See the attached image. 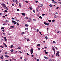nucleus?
<instances>
[{"instance_id": "57", "label": "nucleus", "mask_w": 61, "mask_h": 61, "mask_svg": "<svg viewBox=\"0 0 61 61\" xmlns=\"http://www.w3.org/2000/svg\"><path fill=\"white\" fill-rule=\"evenodd\" d=\"M2 31H3V32H5V30H2Z\"/></svg>"}, {"instance_id": "43", "label": "nucleus", "mask_w": 61, "mask_h": 61, "mask_svg": "<svg viewBox=\"0 0 61 61\" xmlns=\"http://www.w3.org/2000/svg\"><path fill=\"white\" fill-rule=\"evenodd\" d=\"M17 25H19V24H18V22L17 23Z\"/></svg>"}, {"instance_id": "1", "label": "nucleus", "mask_w": 61, "mask_h": 61, "mask_svg": "<svg viewBox=\"0 0 61 61\" xmlns=\"http://www.w3.org/2000/svg\"><path fill=\"white\" fill-rule=\"evenodd\" d=\"M12 23H14L13 24V25H16V24L17 23L16 21L15 22V21L14 20H12Z\"/></svg>"}, {"instance_id": "62", "label": "nucleus", "mask_w": 61, "mask_h": 61, "mask_svg": "<svg viewBox=\"0 0 61 61\" xmlns=\"http://www.w3.org/2000/svg\"><path fill=\"white\" fill-rule=\"evenodd\" d=\"M36 56H37V54H36Z\"/></svg>"}, {"instance_id": "6", "label": "nucleus", "mask_w": 61, "mask_h": 61, "mask_svg": "<svg viewBox=\"0 0 61 61\" xmlns=\"http://www.w3.org/2000/svg\"><path fill=\"white\" fill-rule=\"evenodd\" d=\"M21 14L22 15L25 16V13H21Z\"/></svg>"}, {"instance_id": "8", "label": "nucleus", "mask_w": 61, "mask_h": 61, "mask_svg": "<svg viewBox=\"0 0 61 61\" xmlns=\"http://www.w3.org/2000/svg\"><path fill=\"white\" fill-rule=\"evenodd\" d=\"M44 58L45 59H48V57L46 56H44Z\"/></svg>"}, {"instance_id": "5", "label": "nucleus", "mask_w": 61, "mask_h": 61, "mask_svg": "<svg viewBox=\"0 0 61 61\" xmlns=\"http://www.w3.org/2000/svg\"><path fill=\"white\" fill-rule=\"evenodd\" d=\"M44 24H45V25H49V24H47V23H46V22H44Z\"/></svg>"}, {"instance_id": "29", "label": "nucleus", "mask_w": 61, "mask_h": 61, "mask_svg": "<svg viewBox=\"0 0 61 61\" xmlns=\"http://www.w3.org/2000/svg\"><path fill=\"white\" fill-rule=\"evenodd\" d=\"M48 21L49 22H51V20H48Z\"/></svg>"}, {"instance_id": "23", "label": "nucleus", "mask_w": 61, "mask_h": 61, "mask_svg": "<svg viewBox=\"0 0 61 61\" xmlns=\"http://www.w3.org/2000/svg\"><path fill=\"white\" fill-rule=\"evenodd\" d=\"M27 59H24V61H26Z\"/></svg>"}, {"instance_id": "9", "label": "nucleus", "mask_w": 61, "mask_h": 61, "mask_svg": "<svg viewBox=\"0 0 61 61\" xmlns=\"http://www.w3.org/2000/svg\"><path fill=\"white\" fill-rule=\"evenodd\" d=\"M4 8V9H6V10H8V8L6 7H6H5Z\"/></svg>"}, {"instance_id": "14", "label": "nucleus", "mask_w": 61, "mask_h": 61, "mask_svg": "<svg viewBox=\"0 0 61 61\" xmlns=\"http://www.w3.org/2000/svg\"><path fill=\"white\" fill-rule=\"evenodd\" d=\"M3 56H1V57H0L1 59H3Z\"/></svg>"}, {"instance_id": "25", "label": "nucleus", "mask_w": 61, "mask_h": 61, "mask_svg": "<svg viewBox=\"0 0 61 61\" xmlns=\"http://www.w3.org/2000/svg\"><path fill=\"white\" fill-rule=\"evenodd\" d=\"M22 35H24L25 34V32H22V33H21Z\"/></svg>"}, {"instance_id": "63", "label": "nucleus", "mask_w": 61, "mask_h": 61, "mask_svg": "<svg viewBox=\"0 0 61 61\" xmlns=\"http://www.w3.org/2000/svg\"><path fill=\"white\" fill-rule=\"evenodd\" d=\"M49 61H52V60H51V59H50Z\"/></svg>"}, {"instance_id": "7", "label": "nucleus", "mask_w": 61, "mask_h": 61, "mask_svg": "<svg viewBox=\"0 0 61 61\" xmlns=\"http://www.w3.org/2000/svg\"><path fill=\"white\" fill-rule=\"evenodd\" d=\"M53 3H54V4H56L57 3V2L56 1H52Z\"/></svg>"}, {"instance_id": "40", "label": "nucleus", "mask_w": 61, "mask_h": 61, "mask_svg": "<svg viewBox=\"0 0 61 61\" xmlns=\"http://www.w3.org/2000/svg\"><path fill=\"white\" fill-rule=\"evenodd\" d=\"M52 49L53 50H54V51H55V49H54V48H52Z\"/></svg>"}, {"instance_id": "32", "label": "nucleus", "mask_w": 61, "mask_h": 61, "mask_svg": "<svg viewBox=\"0 0 61 61\" xmlns=\"http://www.w3.org/2000/svg\"><path fill=\"white\" fill-rule=\"evenodd\" d=\"M39 18H41V19H42V17L41 16H40V17H39Z\"/></svg>"}, {"instance_id": "18", "label": "nucleus", "mask_w": 61, "mask_h": 61, "mask_svg": "<svg viewBox=\"0 0 61 61\" xmlns=\"http://www.w3.org/2000/svg\"><path fill=\"white\" fill-rule=\"evenodd\" d=\"M33 20L34 21H36V19H33Z\"/></svg>"}, {"instance_id": "4", "label": "nucleus", "mask_w": 61, "mask_h": 61, "mask_svg": "<svg viewBox=\"0 0 61 61\" xmlns=\"http://www.w3.org/2000/svg\"><path fill=\"white\" fill-rule=\"evenodd\" d=\"M2 37L3 38H4L5 40V41H7V39H6V38L5 37L2 36Z\"/></svg>"}, {"instance_id": "51", "label": "nucleus", "mask_w": 61, "mask_h": 61, "mask_svg": "<svg viewBox=\"0 0 61 61\" xmlns=\"http://www.w3.org/2000/svg\"><path fill=\"white\" fill-rule=\"evenodd\" d=\"M30 41V40H29V39L27 40V41L28 42V41Z\"/></svg>"}, {"instance_id": "52", "label": "nucleus", "mask_w": 61, "mask_h": 61, "mask_svg": "<svg viewBox=\"0 0 61 61\" xmlns=\"http://www.w3.org/2000/svg\"><path fill=\"white\" fill-rule=\"evenodd\" d=\"M27 55H29V54L28 53H27Z\"/></svg>"}, {"instance_id": "15", "label": "nucleus", "mask_w": 61, "mask_h": 61, "mask_svg": "<svg viewBox=\"0 0 61 61\" xmlns=\"http://www.w3.org/2000/svg\"><path fill=\"white\" fill-rule=\"evenodd\" d=\"M49 6L50 7H52L53 6V5L51 4Z\"/></svg>"}, {"instance_id": "42", "label": "nucleus", "mask_w": 61, "mask_h": 61, "mask_svg": "<svg viewBox=\"0 0 61 61\" xmlns=\"http://www.w3.org/2000/svg\"><path fill=\"white\" fill-rule=\"evenodd\" d=\"M5 54H7V52L6 51V52H5Z\"/></svg>"}, {"instance_id": "19", "label": "nucleus", "mask_w": 61, "mask_h": 61, "mask_svg": "<svg viewBox=\"0 0 61 61\" xmlns=\"http://www.w3.org/2000/svg\"><path fill=\"white\" fill-rule=\"evenodd\" d=\"M56 56H57V55L58 54H59V53H56Z\"/></svg>"}, {"instance_id": "64", "label": "nucleus", "mask_w": 61, "mask_h": 61, "mask_svg": "<svg viewBox=\"0 0 61 61\" xmlns=\"http://www.w3.org/2000/svg\"><path fill=\"white\" fill-rule=\"evenodd\" d=\"M5 61H9L8 60H6Z\"/></svg>"}, {"instance_id": "37", "label": "nucleus", "mask_w": 61, "mask_h": 61, "mask_svg": "<svg viewBox=\"0 0 61 61\" xmlns=\"http://www.w3.org/2000/svg\"><path fill=\"white\" fill-rule=\"evenodd\" d=\"M39 33L40 35H42V34H41V32H39Z\"/></svg>"}, {"instance_id": "13", "label": "nucleus", "mask_w": 61, "mask_h": 61, "mask_svg": "<svg viewBox=\"0 0 61 61\" xmlns=\"http://www.w3.org/2000/svg\"><path fill=\"white\" fill-rule=\"evenodd\" d=\"M21 48L20 47H18L17 49H21Z\"/></svg>"}, {"instance_id": "50", "label": "nucleus", "mask_w": 61, "mask_h": 61, "mask_svg": "<svg viewBox=\"0 0 61 61\" xmlns=\"http://www.w3.org/2000/svg\"><path fill=\"white\" fill-rule=\"evenodd\" d=\"M55 14H56V15L57 14H58V13L57 12H56L55 13Z\"/></svg>"}, {"instance_id": "3", "label": "nucleus", "mask_w": 61, "mask_h": 61, "mask_svg": "<svg viewBox=\"0 0 61 61\" xmlns=\"http://www.w3.org/2000/svg\"><path fill=\"white\" fill-rule=\"evenodd\" d=\"M30 51L31 52V54L32 55L33 53V49L32 48L31 49Z\"/></svg>"}, {"instance_id": "39", "label": "nucleus", "mask_w": 61, "mask_h": 61, "mask_svg": "<svg viewBox=\"0 0 61 61\" xmlns=\"http://www.w3.org/2000/svg\"><path fill=\"white\" fill-rule=\"evenodd\" d=\"M8 11H7L6 10H5L4 11V12H8Z\"/></svg>"}, {"instance_id": "47", "label": "nucleus", "mask_w": 61, "mask_h": 61, "mask_svg": "<svg viewBox=\"0 0 61 61\" xmlns=\"http://www.w3.org/2000/svg\"><path fill=\"white\" fill-rule=\"evenodd\" d=\"M6 22H8V21L7 20L6 21H5Z\"/></svg>"}, {"instance_id": "2", "label": "nucleus", "mask_w": 61, "mask_h": 61, "mask_svg": "<svg viewBox=\"0 0 61 61\" xmlns=\"http://www.w3.org/2000/svg\"><path fill=\"white\" fill-rule=\"evenodd\" d=\"M2 6H3V8H4L5 7H6V6L5 5V4L4 3H3L2 4Z\"/></svg>"}, {"instance_id": "17", "label": "nucleus", "mask_w": 61, "mask_h": 61, "mask_svg": "<svg viewBox=\"0 0 61 61\" xmlns=\"http://www.w3.org/2000/svg\"><path fill=\"white\" fill-rule=\"evenodd\" d=\"M17 1V0H13L14 2H16Z\"/></svg>"}, {"instance_id": "16", "label": "nucleus", "mask_w": 61, "mask_h": 61, "mask_svg": "<svg viewBox=\"0 0 61 61\" xmlns=\"http://www.w3.org/2000/svg\"><path fill=\"white\" fill-rule=\"evenodd\" d=\"M19 5L20 7H21V3H20L19 4Z\"/></svg>"}, {"instance_id": "33", "label": "nucleus", "mask_w": 61, "mask_h": 61, "mask_svg": "<svg viewBox=\"0 0 61 61\" xmlns=\"http://www.w3.org/2000/svg\"><path fill=\"white\" fill-rule=\"evenodd\" d=\"M25 19H28V17H26L25 18Z\"/></svg>"}, {"instance_id": "24", "label": "nucleus", "mask_w": 61, "mask_h": 61, "mask_svg": "<svg viewBox=\"0 0 61 61\" xmlns=\"http://www.w3.org/2000/svg\"><path fill=\"white\" fill-rule=\"evenodd\" d=\"M28 25L27 24H25V26H26V27L28 26Z\"/></svg>"}, {"instance_id": "35", "label": "nucleus", "mask_w": 61, "mask_h": 61, "mask_svg": "<svg viewBox=\"0 0 61 61\" xmlns=\"http://www.w3.org/2000/svg\"><path fill=\"white\" fill-rule=\"evenodd\" d=\"M55 20H52V22H55Z\"/></svg>"}, {"instance_id": "45", "label": "nucleus", "mask_w": 61, "mask_h": 61, "mask_svg": "<svg viewBox=\"0 0 61 61\" xmlns=\"http://www.w3.org/2000/svg\"><path fill=\"white\" fill-rule=\"evenodd\" d=\"M39 31V30H38V29H37V30L36 31L37 32H38Z\"/></svg>"}, {"instance_id": "41", "label": "nucleus", "mask_w": 61, "mask_h": 61, "mask_svg": "<svg viewBox=\"0 0 61 61\" xmlns=\"http://www.w3.org/2000/svg\"><path fill=\"white\" fill-rule=\"evenodd\" d=\"M36 60L37 61H39V59H37Z\"/></svg>"}, {"instance_id": "58", "label": "nucleus", "mask_w": 61, "mask_h": 61, "mask_svg": "<svg viewBox=\"0 0 61 61\" xmlns=\"http://www.w3.org/2000/svg\"><path fill=\"white\" fill-rule=\"evenodd\" d=\"M17 11H19V9H17Z\"/></svg>"}, {"instance_id": "31", "label": "nucleus", "mask_w": 61, "mask_h": 61, "mask_svg": "<svg viewBox=\"0 0 61 61\" xmlns=\"http://www.w3.org/2000/svg\"><path fill=\"white\" fill-rule=\"evenodd\" d=\"M53 44H55L56 43V42L55 41H53Z\"/></svg>"}, {"instance_id": "27", "label": "nucleus", "mask_w": 61, "mask_h": 61, "mask_svg": "<svg viewBox=\"0 0 61 61\" xmlns=\"http://www.w3.org/2000/svg\"><path fill=\"white\" fill-rule=\"evenodd\" d=\"M55 47L56 48V50H57L58 49L57 48V47Z\"/></svg>"}, {"instance_id": "59", "label": "nucleus", "mask_w": 61, "mask_h": 61, "mask_svg": "<svg viewBox=\"0 0 61 61\" xmlns=\"http://www.w3.org/2000/svg\"><path fill=\"white\" fill-rule=\"evenodd\" d=\"M20 59H22V57H20Z\"/></svg>"}, {"instance_id": "38", "label": "nucleus", "mask_w": 61, "mask_h": 61, "mask_svg": "<svg viewBox=\"0 0 61 61\" xmlns=\"http://www.w3.org/2000/svg\"><path fill=\"white\" fill-rule=\"evenodd\" d=\"M45 15V14H42V16H44Z\"/></svg>"}, {"instance_id": "11", "label": "nucleus", "mask_w": 61, "mask_h": 61, "mask_svg": "<svg viewBox=\"0 0 61 61\" xmlns=\"http://www.w3.org/2000/svg\"><path fill=\"white\" fill-rule=\"evenodd\" d=\"M29 8L30 9V10H32V8L31 7H29Z\"/></svg>"}, {"instance_id": "46", "label": "nucleus", "mask_w": 61, "mask_h": 61, "mask_svg": "<svg viewBox=\"0 0 61 61\" xmlns=\"http://www.w3.org/2000/svg\"><path fill=\"white\" fill-rule=\"evenodd\" d=\"M36 10L37 11H38V9H37V8H36Z\"/></svg>"}, {"instance_id": "34", "label": "nucleus", "mask_w": 61, "mask_h": 61, "mask_svg": "<svg viewBox=\"0 0 61 61\" xmlns=\"http://www.w3.org/2000/svg\"><path fill=\"white\" fill-rule=\"evenodd\" d=\"M16 21H17V22H19V20H16Z\"/></svg>"}, {"instance_id": "44", "label": "nucleus", "mask_w": 61, "mask_h": 61, "mask_svg": "<svg viewBox=\"0 0 61 61\" xmlns=\"http://www.w3.org/2000/svg\"><path fill=\"white\" fill-rule=\"evenodd\" d=\"M40 46V45L39 44H38L37 45V46Z\"/></svg>"}, {"instance_id": "54", "label": "nucleus", "mask_w": 61, "mask_h": 61, "mask_svg": "<svg viewBox=\"0 0 61 61\" xmlns=\"http://www.w3.org/2000/svg\"><path fill=\"white\" fill-rule=\"evenodd\" d=\"M45 54H48V52H45Z\"/></svg>"}, {"instance_id": "48", "label": "nucleus", "mask_w": 61, "mask_h": 61, "mask_svg": "<svg viewBox=\"0 0 61 61\" xmlns=\"http://www.w3.org/2000/svg\"><path fill=\"white\" fill-rule=\"evenodd\" d=\"M16 4H17V5H18L17 3H18V1H16Z\"/></svg>"}, {"instance_id": "28", "label": "nucleus", "mask_w": 61, "mask_h": 61, "mask_svg": "<svg viewBox=\"0 0 61 61\" xmlns=\"http://www.w3.org/2000/svg\"><path fill=\"white\" fill-rule=\"evenodd\" d=\"M25 2H26V3H29V2H28V1H25Z\"/></svg>"}, {"instance_id": "49", "label": "nucleus", "mask_w": 61, "mask_h": 61, "mask_svg": "<svg viewBox=\"0 0 61 61\" xmlns=\"http://www.w3.org/2000/svg\"><path fill=\"white\" fill-rule=\"evenodd\" d=\"M33 12H34V13H35V12H36V11H35V10H33Z\"/></svg>"}, {"instance_id": "21", "label": "nucleus", "mask_w": 61, "mask_h": 61, "mask_svg": "<svg viewBox=\"0 0 61 61\" xmlns=\"http://www.w3.org/2000/svg\"><path fill=\"white\" fill-rule=\"evenodd\" d=\"M45 38L46 39V40L48 38H47V36H45Z\"/></svg>"}, {"instance_id": "10", "label": "nucleus", "mask_w": 61, "mask_h": 61, "mask_svg": "<svg viewBox=\"0 0 61 61\" xmlns=\"http://www.w3.org/2000/svg\"><path fill=\"white\" fill-rule=\"evenodd\" d=\"M5 56L6 57H7V58L9 57V56H8L7 55H5Z\"/></svg>"}, {"instance_id": "22", "label": "nucleus", "mask_w": 61, "mask_h": 61, "mask_svg": "<svg viewBox=\"0 0 61 61\" xmlns=\"http://www.w3.org/2000/svg\"><path fill=\"white\" fill-rule=\"evenodd\" d=\"M54 18H56V17H57L56 15L55 16H54Z\"/></svg>"}, {"instance_id": "30", "label": "nucleus", "mask_w": 61, "mask_h": 61, "mask_svg": "<svg viewBox=\"0 0 61 61\" xmlns=\"http://www.w3.org/2000/svg\"><path fill=\"white\" fill-rule=\"evenodd\" d=\"M28 29V28H25V30H26Z\"/></svg>"}, {"instance_id": "20", "label": "nucleus", "mask_w": 61, "mask_h": 61, "mask_svg": "<svg viewBox=\"0 0 61 61\" xmlns=\"http://www.w3.org/2000/svg\"><path fill=\"white\" fill-rule=\"evenodd\" d=\"M10 27H11V28H14V27H14V26H10Z\"/></svg>"}, {"instance_id": "26", "label": "nucleus", "mask_w": 61, "mask_h": 61, "mask_svg": "<svg viewBox=\"0 0 61 61\" xmlns=\"http://www.w3.org/2000/svg\"><path fill=\"white\" fill-rule=\"evenodd\" d=\"M1 29H5V28H4V27H2L1 28Z\"/></svg>"}, {"instance_id": "36", "label": "nucleus", "mask_w": 61, "mask_h": 61, "mask_svg": "<svg viewBox=\"0 0 61 61\" xmlns=\"http://www.w3.org/2000/svg\"><path fill=\"white\" fill-rule=\"evenodd\" d=\"M35 2L36 3H38V1H37V0H36L35 1Z\"/></svg>"}, {"instance_id": "60", "label": "nucleus", "mask_w": 61, "mask_h": 61, "mask_svg": "<svg viewBox=\"0 0 61 61\" xmlns=\"http://www.w3.org/2000/svg\"><path fill=\"white\" fill-rule=\"evenodd\" d=\"M58 8H59V7H56V9H58Z\"/></svg>"}, {"instance_id": "56", "label": "nucleus", "mask_w": 61, "mask_h": 61, "mask_svg": "<svg viewBox=\"0 0 61 61\" xmlns=\"http://www.w3.org/2000/svg\"><path fill=\"white\" fill-rule=\"evenodd\" d=\"M14 52V50H12V51H11V52Z\"/></svg>"}, {"instance_id": "53", "label": "nucleus", "mask_w": 61, "mask_h": 61, "mask_svg": "<svg viewBox=\"0 0 61 61\" xmlns=\"http://www.w3.org/2000/svg\"><path fill=\"white\" fill-rule=\"evenodd\" d=\"M11 19H12V20H15V19L14 18H12Z\"/></svg>"}, {"instance_id": "12", "label": "nucleus", "mask_w": 61, "mask_h": 61, "mask_svg": "<svg viewBox=\"0 0 61 61\" xmlns=\"http://www.w3.org/2000/svg\"><path fill=\"white\" fill-rule=\"evenodd\" d=\"M13 45H11L10 47V48H12L13 47Z\"/></svg>"}, {"instance_id": "55", "label": "nucleus", "mask_w": 61, "mask_h": 61, "mask_svg": "<svg viewBox=\"0 0 61 61\" xmlns=\"http://www.w3.org/2000/svg\"><path fill=\"white\" fill-rule=\"evenodd\" d=\"M41 7H42L43 6V4H41Z\"/></svg>"}, {"instance_id": "61", "label": "nucleus", "mask_w": 61, "mask_h": 61, "mask_svg": "<svg viewBox=\"0 0 61 61\" xmlns=\"http://www.w3.org/2000/svg\"><path fill=\"white\" fill-rule=\"evenodd\" d=\"M12 6H14V5L13 4H12Z\"/></svg>"}]
</instances>
